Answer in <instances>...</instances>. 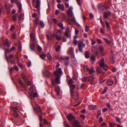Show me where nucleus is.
Segmentation results:
<instances>
[{"instance_id":"46","label":"nucleus","mask_w":127,"mask_h":127,"mask_svg":"<svg viewBox=\"0 0 127 127\" xmlns=\"http://www.w3.org/2000/svg\"><path fill=\"white\" fill-rule=\"evenodd\" d=\"M83 68L85 70L88 71L89 69L88 67L87 66H83Z\"/></svg>"},{"instance_id":"33","label":"nucleus","mask_w":127,"mask_h":127,"mask_svg":"<svg viewBox=\"0 0 127 127\" xmlns=\"http://www.w3.org/2000/svg\"><path fill=\"white\" fill-rule=\"evenodd\" d=\"M116 125L115 123H109V126L111 127H113Z\"/></svg>"},{"instance_id":"39","label":"nucleus","mask_w":127,"mask_h":127,"mask_svg":"<svg viewBox=\"0 0 127 127\" xmlns=\"http://www.w3.org/2000/svg\"><path fill=\"white\" fill-rule=\"evenodd\" d=\"M106 105L107 106V107L109 109L111 110L112 109V108H111V105L109 103H107L106 104Z\"/></svg>"},{"instance_id":"29","label":"nucleus","mask_w":127,"mask_h":127,"mask_svg":"<svg viewBox=\"0 0 127 127\" xmlns=\"http://www.w3.org/2000/svg\"><path fill=\"white\" fill-rule=\"evenodd\" d=\"M58 25L59 27L61 28V29L63 30L64 29V28L63 27V23H58Z\"/></svg>"},{"instance_id":"61","label":"nucleus","mask_w":127,"mask_h":127,"mask_svg":"<svg viewBox=\"0 0 127 127\" xmlns=\"http://www.w3.org/2000/svg\"><path fill=\"white\" fill-rule=\"evenodd\" d=\"M37 16V14L35 13H33L32 14V17L33 18H35Z\"/></svg>"},{"instance_id":"59","label":"nucleus","mask_w":127,"mask_h":127,"mask_svg":"<svg viewBox=\"0 0 127 127\" xmlns=\"http://www.w3.org/2000/svg\"><path fill=\"white\" fill-rule=\"evenodd\" d=\"M115 118L116 121H118L120 123L121 122L120 119L119 118L117 117H116Z\"/></svg>"},{"instance_id":"10","label":"nucleus","mask_w":127,"mask_h":127,"mask_svg":"<svg viewBox=\"0 0 127 127\" xmlns=\"http://www.w3.org/2000/svg\"><path fill=\"white\" fill-rule=\"evenodd\" d=\"M70 27H67L66 29L65 32L64 34L67 37L70 36V33L69 32Z\"/></svg>"},{"instance_id":"50","label":"nucleus","mask_w":127,"mask_h":127,"mask_svg":"<svg viewBox=\"0 0 127 127\" xmlns=\"http://www.w3.org/2000/svg\"><path fill=\"white\" fill-rule=\"evenodd\" d=\"M80 117H81L84 120L85 118V116L83 114H81L80 115Z\"/></svg>"},{"instance_id":"27","label":"nucleus","mask_w":127,"mask_h":127,"mask_svg":"<svg viewBox=\"0 0 127 127\" xmlns=\"http://www.w3.org/2000/svg\"><path fill=\"white\" fill-rule=\"evenodd\" d=\"M99 49L100 52H102L104 50L103 47L102 45L100 46L99 47Z\"/></svg>"},{"instance_id":"47","label":"nucleus","mask_w":127,"mask_h":127,"mask_svg":"<svg viewBox=\"0 0 127 127\" xmlns=\"http://www.w3.org/2000/svg\"><path fill=\"white\" fill-rule=\"evenodd\" d=\"M61 48V46L59 45L58 46L56 49V51L57 52L58 51H59L60 49Z\"/></svg>"},{"instance_id":"15","label":"nucleus","mask_w":127,"mask_h":127,"mask_svg":"<svg viewBox=\"0 0 127 127\" xmlns=\"http://www.w3.org/2000/svg\"><path fill=\"white\" fill-rule=\"evenodd\" d=\"M30 37L31 40L32 41H34L36 40L35 36L34 33H31L30 34Z\"/></svg>"},{"instance_id":"62","label":"nucleus","mask_w":127,"mask_h":127,"mask_svg":"<svg viewBox=\"0 0 127 127\" xmlns=\"http://www.w3.org/2000/svg\"><path fill=\"white\" fill-rule=\"evenodd\" d=\"M106 90H106V88H104V89H103V91L102 92V94H104L106 92Z\"/></svg>"},{"instance_id":"3","label":"nucleus","mask_w":127,"mask_h":127,"mask_svg":"<svg viewBox=\"0 0 127 127\" xmlns=\"http://www.w3.org/2000/svg\"><path fill=\"white\" fill-rule=\"evenodd\" d=\"M67 118L72 125L73 127H81L79 125V123L78 121L75 120L74 117L72 115H69Z\"/></svg>"},{"instance_id":"26","label":"nucleus","mask_w":127,"mask_h":127,"mask_svg":"<svg viewBox=\"0 0 127 127\" xmlns=\"http://www.w3.org/2000/svg\"><path fill=\"white\" fill-rule=\"evenodd\" d=\"M18 14H16L15 15H14L12 16V18L13 19V20L15 21L16 22V17H18Z\"/></svg>"},{"instance_id":"56","label":"nucleus","mask_w":127,"mask_h":127,"mask_svg":"<svg viewBox=\"0 0 127 127\" xmlns=\"http://www.w3.org/2000/svg\"><path fill=\"white\" fill-rule=\"evenodd\" d=\"M73 83V81L71 79L70 80L69 82L68 83L69 84L71 85Z\"/></svg>"},{"instance_id":"48","label":"nucleus","mask_w":127,"mask_h":127,"mask_svg":"<svg viewBox=\"0 0 127 127\" xmlns=\"http://www.w3.org/2000/svg\"><path fill=\"white\" fill-rule=\"evenodd\" d=\"M96 71L97 73H101L100 69L99 67L97 68Z\"/></svg>"},{"instance_id":"17","label":"nucleus","mask_w":127,"mask_h":127,"mask_svg":"<svg viewBox=\"0 0 127 127\" xmlns=\"http://www.w3.org/2000/svg\"><path fill=\"white\" fill-rule=\"evenodd\" d=\"M113 81L111 79H108L107 81V84L108 86H111L113 83Z\"/></svg>"},{"instance_id":"42","label":"nucleus","mask_w":127,"mask_h":127,"mask_svg":"<svg viewBox=\"0 0 127 127\" xmlns=\"http://www.w3.org/2000/svg\"><path fill=\"white\" fill-rule=\"evenodd\" d=\"M34 48V45L33 44H32L30 46V48L31 50H33Z\"/></svg>"},{"instance_id":"22","label":"nucleus","mask_w":127,"mask_h":127,"mask_svg":"<svg viewBox=\"0 0 127 127\" xmlns=\"http://www.w3.org/2000/svg\"><path fill=\"white\" fill-rule=\"evenodd\" d=\"M103 39L106 43L108 44V45L110 44L111 41L109 40L108 39L105 38H103Z\"/></svg>"},{"instance_id":"35","label":"nucleus","mask_w":127,"mask_h":127,"mask_svg":"<svg viewBox=\"0 0 127 127\" xmlns=\"http://www.w3.org/2000/svg\"><path fill=\"white\" fill-rule=\"evenodd\" d=\"M90 59L91 61L94 62L95 60V57L93 55L91 57Z\"/></svg>"},{"instance_id":"8","label":"nucleus","mask_w":127,"mask_h":127,"mask_svg":"<svg viewBox=\"0 0 127 127\" xmlns=\"http://www.w3.org/2000/svg\"><path fill=\"white\" fill-rule=\"evenodd\" d=\"M104 58H102L101 59L99 62L100 66L103 68L105 70H107L108 69L107 66V65L104 64Z\"/></svg>"},{"instance_id":"51","label":"nucleus","mask_w":127,"mask_h":127,"mask_svg":"<svg viewBox=\"0 0 127 127\" xmlns=\"http://www.w3.org/2000/svg\"><path fill=\"white\" fill-rule=\"evenodd\" d=\"M22 77L23 78L24 80L25 81L26 80V76L24 74H23L22 75Z\"/></svg>"},{"instance_id":"11","label":"nucleus","mask_w":127,"mask_h":127,"mask_svg":"<svg viewBox=\"0 0 127 127\" xmlns=\"http://www.w3.org/2000/svg\"><path fill=\"white\" fill-rule=\"evenodd\" d=\"M69 54H71V57L72 58H73L74 57V54L73 49L72 47L70 48L68 52Z\"/></svg>"},{"instance_id":"36","label":"nucleus","mask_w":127,"mask_h":127,"mask_svg":"<svg viewBox=\"0 0 127 127\" xmlns=\"http://www.w3.org/2000/svg\"><path fill=\"white\" fill-rule=\"evenodd\" d=\"M24 19V15L22 14L20 16L19 19L20 20H23Z\"/></svg>"},{"instance_id":"49","label":"nucleus","mask_w":127,"mask_h":127,"mask_svg":"<svg viewBox=\"0 0 127 127\" xmlns=\"http://www.w3.org/2000/svg\"><path fill=\"white\" fill-rule=\"evenodd\" d=\"M42 48L41 47L39 46H38L37 47V50L39 52L41 51L42 50Z\"/></svg>"},{"instance_id":"63","label":"nucleus","mask_w":127,"mask_h":127,"mask_svg":"<svg viewBox=\"0 0 127 127\" xmlns=\"http://www.w3.org/2000/svg\"><path fill=\"white\" fill-rule=\"evenodd\" d=\"M108 110V109L106 108H105L103 109L102 110V112H105L106 111H107Z\"/></svg>"},{"instance_id":"9","label":"nucleus","mask_w":127,"mask_h":127,"mask_svg":"<svg viewBox=\"0 0 127 127\" xmlns=\"http://www.w3.org/2000/svg\"><path fill=\"white\" fill-rule=\"evenodd\" d=\"M46 35L48 40H51L53 38L54 35L53 33L48 32L46 33Z\"/></svg>"},{"instance_id":"55","label":"nucleus","mask_w":127,"mask_h":127,"mask_svg":"<svg viewBox=\"0 0 127 127\" xmlns=\"http://www.w3.org/2000/svg\"><path fill=\"white\" fill-rule=\"evenodd\" d=\"M77 42L78 43V41H77L76 39H74L73 41V43L74 44L76 45Z\"/></svg>"},{"instance_id":"41","label":"nucleus","mask_w":127,"mask_h":127,"mask_svg":"<svg viewBox=\"0 0 127 127\" xmlns=\"http://www.w3.org/2000/svg\"><path fill=\"white\" fill-rule=\"evenodd\" d=\"M40 25L43 27H44L45 26V24L44 22L42 21H41L40 22Z\"/></svg>"},{"instance_id":"60","label":"nucleus","mask_w":127,"mask_h":127,"mask_svg":"<svg viewBox=\"0 0 127 127\" xmlns=\"http://www.w3.org/2000/svg\"><path fill=\"white\" fill-rule=\"evenodd\" d=\"M62 31L60 30H58L57 32H56V34H58V33H59L60 34H61Z\"/></svg>"},{"instance_id":"38","label":"nucleus","mask_w":127,"mask_h":127,"mask_svg":"<svg viewBox=\"0 0 127 127\" xmlns=\"http://www.w3.org/2000/svg\"><path fill=\"white\" fill-rule=\"evenodd\" d=\"M13 115L15 118H17L18 116V114L16 112H13Z\"/></svg>"},{"instance_id":"12","label":"nucleus","mask_w":127,"mask_h":127,"mask_svg":"<svg viewBox=\"0 0 127 127\" xmlns=\"http://www.w3.org/2000/svg\"><path fill=\"white\" fill-rule=\"evenodd\" d=\"M92 51L94 53L97 55L98 53V52L96 46H93L92 48Z\"/></svg>"},{"instance_id":"4","label":"nucleus","mask_w":127,"mask_h":127,"mask_svg":"<svg viewBox=\"0 0 127 127\" xmlns=\"http://www.w3.org/2000/svg\"><path fill=\"white\" fill-rule=\"evenodd\" d=\"M76 87V85L74 84L70 85V89L71 92V95L75 100H77L79 98V95L77 92H74V90Z\"/></svg>"},{"instance_id":"1","label":"nucleus","mask_w":127,"mask_h":127,"mask_svg":"<svg viewBox=\"0 0 127 127\" xmlns=\"http://www.w3.org/2000/svg\"><path fill=\"white\" fill-rule=\"evenodd\" d=\"M62 73V69L60 68H58L56 69V71L54 72V74L57 77L55 79H52L51 82L52 85L54 86L56 84L60 83V79Z\"/></svg>"},{"instance_id":"6","label":"nucleus","mask_w":127,"mask_h":127,"mask_svg":"<svg viewBox=\"0 0 127 127\" xmlns=\"http://www.w3.org/2000/svg\"><path fill=\"white\" fill-rule=\"evenodd\" d=\"M72 9L73 8L71 6L70 7L68 8V10L67 12L68 15L71 17H73L70 20L74 22L75 24H78V23L76 21L75 17L74 16L72 12Z\"/></svg>"},{"instance_id":"28","label":"nucleus","mask_w":127,"mask_h":127,"mask_svg":"<svg viewBox=\"0 0 127 127\" xmlns=\"http://www.w3.org/2000/svg\"><path fill=\"white\" fill-rule=\"evenodd\" d=\"M47 57L49 60H51L52 59V57L49 53H48L47 54Z\"/></svg>"},{"instance_id":"13","label":"nucleus","mask_w":127,"mask_h":127,"mask_svg":"<svg viewBox=\"0 0 127 127\" xmlns=\"http://www.w3.org/2000/svg\"><path fill=\"white\" fill-rule=\"evenodd\" d=\"M111 12L109 11H107L104 13L103 17L104 18L107 19L110 15Z\"/></svg>"},{"instance_id":"44","label":"nucleus","mask_w":127,"mask_h":127,"mask_svg":"<svg viewBox=\"0 0 127 127\" xmlns=\"http://www.w3.org/2000/svg\"><path fill=\"white\" fill-rule=\"evenodd\" d=\"M12 109L14 112H16L15 111L18 109V108L17 107H15L12 108Z\"/></svg>"},{"instance_id":"52","label":"nucleus","mask_w":127,"mask_h":127,"mask_svg":"<svg viewBox=\"0 0 127 127\" xmlns=\"http://www.w3.org/2000/svg\"><path fill=\"white\" fill-rule=\"evenodd\" d=\"M105 23L106 24L107 27L108 28H110V25L109 23L107 21H106Z\"/></svg>"},{"instance_id":"18","label":"nucleus","mask_w":127,"mask_h":127,"mask_svg":"<svg viewBox=\"0 0 127 127\" xmlns=\"http://www.w3.org/2000/svg\"><path fill=\"white\" fill-rule=\"evenodd\" d=\"M89 74H92L95 72L94 68L93 67H92L89 70Z\"/></svg>"},{"instance_id":"25","label":"nucleus","mask_w":127,"mask_h":127,"mask_svg":"<svg viewBox=\"0 0 127 127\" xmlns=\"http://www.w3.org/2000/svg\"><path fill=\"white\" fill-rule=\"evenodd\" d=\"M40 57L43 59H44L46 57V55L44 54H42L40 55Z\"/></svg>"},{"instance_id":"20","label":"nucleus","mask_w":127,"mask_h":127,"mask_svg":"<svg viewBox=\"0 0 127 127\" xmlns=\"http://www.w3.org/2000/svg\"><path fill=\"white\" fill-rule=\"evenodd\" d=\"M19 83L22 86L25 88V89H26V87H25V84L23 83L22 80H19Z\"/></svg>"},{"instance_id":"7","label":"nucleus","mask_w":127,"mask_h":127,"mask_svg":"<svg viewBox=\"0 0 127 127\" xmlns=\"http://www.w3.org/2000/svg\"><path fill=\"white\" fill-rule=\"evenodd\" d=\"M78 47L79 51L81 52H82V49L83 48L85 47L86 44L83 43V41L82 40H79L78 41Z\"/></svg>"},{"instance_id":"24","label":"nucleus","mask_w":127,"mask_h":127,"mask_svg":"<svg viewBox=\"0 0 127 127\" xmlns=\"http://www.w3.org/2000/svg\"><path fill=\"white\" fill-rule=\"evenodd\" d=\"M36 4L35 7L36 8H38L39 5V0H37L36 1Z\"/></svg>"},{"instance_id":"45","label":"nucleus","mask_w":127,"mask_h":127,"mask_svg":"<svg viewBox=\"0 0 127 127\" xmlns=\"http://www.w3.org/2000/svg\"><path fill=\"white\" fill-rule=\"evenodd\" d=\"M38 21H39V19H36L34 20V22L35 23H36V27L37 26V25L38 24Z\"/></svg>"},{"instance_id":"37","label":"nucleus","mask_w":127,"mask_h":127,"mask_svg":"<svg viewBox=\"0 0 127 127\" xmlns=\"http://www.w3.org/2000/svg\"><path fill=\"white\" fill-rule=\"evenodd\" d=\"M17 6L19 8V12H21V5L20 4H17Z\"/></svg>"},{"instance_id":"23","label":"nucleus","mask_w":127,"mask_h":127,"mask_svg":"<svg viewBox=\"0 0 127 127\" xmlns=\"http://www.w3.org/2000/svg\"><path fill=\"white\" fill-rule=\"evenodd\" d=\"M85 57L87 58H89L90 57V54L88 51H85Z\"/></svg>"},{"instance_id":"54","label":"nucleus","mask_w":127,"mask_h":127,"mask_svg":"<svg viewBox=\"0 0 127 127\" xmlns=\"http://www.w3.org/2000/svg\"><path fill=\"white\" fill-rule=\"evenodd\" d=\"M69 57L68 56H66L64 58H63L61 57V58L63 60H64V59H65L67 60H68L69 59Z\"/></svg>"},{"instance_id":"21","label":"nucleus","mask_w":127,"mask_h":127,"mask_svg":"<svg viewBox=\"0 0 127 127\" xmlns=\"http://www.w3.org/2000/svg\"><path fill=\"white\" fill-rule=\"evenodd\" d=\"M57 40H61L62 38V35L61 34L58 35V34H56L55 35Z\"/></svg>"},{"instance_id":"32","label":"nucleus","mask_w":127,"mask_h":127,"mask_svg":"<svg viewBox=\"0 0 127 127\" xmlns=\"http://www.w3.org/2000/svg\"><path fill=\"white\" fill-rule=\"evenodd\" d=\"M55 90L56 92L57 95H58L60 93V89L58 87L56 88L55 89Z\"/></svg>"},{"instance_id":"43","label":"nucleus","mask_w":127,"mask_h":127,"mask_svg":"<svg viewBox=\"0 0 127 127\" xmlns=\"http://www.w3.org/2000/svg\"><path fill=\"white\" fill-rule=\"evenodd\" d=\"M97 117L98 118L101 115V111L100 110H98L97 111Z\"/></svg>"},{"instance_id":"31","label":"nucleus","mask_w":127,"mask_h":127,"mask_svg":"<svg viewBox=\"0 0 127 127\" xmlns=\"http://www.w3.org/2000/svg\"><path fill=\"white\" fill-rule=\"evenodd\" d=\"M89 31V27L87 25H86L85 27V31L87 32Z\"/></svg>"},{"instance_id":"19","label":"nucleus","mask_w":127,"mask_h":127,"mask_svg":"<svg viewBox=\"0 0 127 127\" xmlns=\"http://www.w3.org/2000/svg\"><path fill=\"white\" fill-rule=\"evenodd\" d=\"M97 106L94 105H90L89 106V109L90 110L95 109L97 108Z\"/></svg>"},{"instance_id":"53","label":"nucleus","mask_w":127,"mask_h":127,"mask_svg":"<svg viewBox=\"0 0 127 127\" xmlns=\"http://www.w3.org/2000/svg\"><path fill=\"white\" fill-rule=\"evenodd\" d=\"M62 17L61 18L62 20H64L65 18V16L64 15L63 13H62Z\"/></svg>"},{"instance_id":"58","label":"nucleus","mask_w":127,"mask_h":127,"mask_svg":"<svg viewBox=\"0 0 127 127\" xmlns=\"http://www.w3.org/2000/svg\"><path fill=\"white\" fill-rule=\"evenodd\" d=\"M11 37L13 39H15L16 38V35L14 34H12L11 35Z\"/></svg>"},{"instance_id":"34","label":"nucleus","mask_w":127,"mask_h":127,"mask_svg":"<svg viewBox=\"0 0 127 127\" xmlns=\"http://www.w3.org/2000/svg\"><path fill=\"white\" fill-rule=\"evenodd\" d=\"M44 74L45 75H46L48 77L49 76L50 74V73L48 71H46L44 72Z\"/></svg>"},{"instance_id":"14","label":"nucleus","mask_w":127,"mask_h":127,"mask_svg":"<svg viewBox=\"0 0 127 127\" xmlns=\"http://www.w3.org/2000/svg\"><path fill=\"white\" fill-rule=\"evenodd\" d=\"M4 42H5V44L7 47H8L11 45V43L10 41H9L8 39L7 38L6 39L4 40Z\"/></svg>"},{"instance_id":"5","label":"nucleus","mask_w":127,"mask_h":127,"mask_svg":"<svg viewBox=\"0 0 127 127\" xmlns=\"http://www.w3.org/2000/svg\"><path fill=\"white\" fill-rule=\"evenodd\" d=\"M25 83L28 86L31 85L30 88V93L29 94V95L31 98L34 99L35 97H37V94L36 93H33V88L32 86L31 85L32 83V82L28 81L26 82Z\"/></svg>"},{"instance_id":"16","label":"nucleus","mask_w":127,"mask_h":127,"mask_svg":"<svg viewBox=\"0 0 127 127\" xmlns=\"http://www.w3.org/2000/svg\"><path fill=\"white\" fill-rule=\"evenodd\" d=\"M57 6L61 10L63 11L64 10V6L63 4L61 5L60 4H59Z\"/></svg>"},{"instance_id":"40","label":"nucleus","mask_w":127,"mask_h":127,"mask_svg":"<svg viewBox=\"0 0 127 127\" xmlns=\"http://www.w3.org/2000/svg\"><path fill=\"white\" fill-rule=\"evenodd\" d=\"M87 78V77H85L82 78V80L83 82H85L86 81Z\"/></svg>"},{"instance_id":"57","label":"nucleus","mask_w":127,"mask_h":127,"mask_svg":"<svg viewBox=\"0 0 127 127\" xmlns=\"http://www.w3.org/2000/svg\"><path fill=\"white\" fill-rule=\"evenodd\" d=\"M97 41L99 43H102V41L101 39L97 38Z\"/></svg>"},{"instance_id":"64","label":"nucleus","mask_w":127,"mask_h":127,"mask_svg":"<svg viewBox=\"0 0 127 127\" xmlns=\"http://www.w3.org/2000/svg\"><path fill=\"white\" fill-rule=\"evenodd\" d=\"M60 12V11L58 10H57L55 12V14L56 15H57Z\"/></svg>"},{"instance_id":"2","label":"nucleus","mask_w":127,"mask_h":127,"mask_svg":"<svg viewBox=\"0 0 127 127\" xmlns=\"http://www.w3.org/2000/svg\"><path fill=\"white\" fill-rule=\"evenodd\" d=\"M34 104L35 106V110L37 112L39 113L40 114V115H39V119L40 122H42V116L44 115L45 114L44 112H42L41 109L39 107L37 104L35 102H34ZM44 124H43L40 122L39 123V126L40 127H43L44 126L45 124H47V123L48 121L44 119Z\"/></svg>"},{"instance_id":"30","label":"nucleus","mask_w":127,"mask_h":127,"mask_svg":"<svg viewBox=\"0 0 127 127\" xmlns=\"http://www.w3.org/2000/svg\"><path fill=\"white\" fill-rule=\"evenodd\" d=\"M94 79V78L93 76H90L89 78V80L90 82L93 81Z\"/></svg>"}]
</instances>
